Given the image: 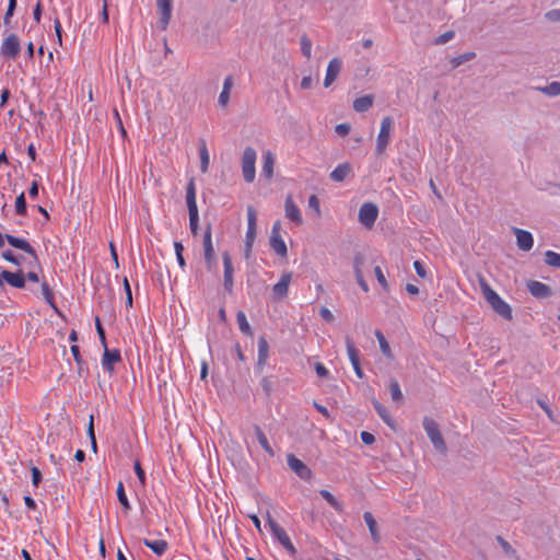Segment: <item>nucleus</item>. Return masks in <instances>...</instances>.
Segmentation results:
<instances>
[{
	"label": "nucleus",
	"mask_w": 560,
	"mask_h": 560,
	"mask_svg": "<svg viewBox=\"0 0 560 560\" xmlns=\"http://www.w3.org/2000/svg\"><path fill=\"white\" fill-rule=\"evenodd\" d=\"M479 285L483 298L490 304L492 310L502 318L512 320L513 314L511 306L499 296V294L489 285L485 278H479Z\"/></svg>",
	"instance_id": "1"
},
{
	"label": "nucleus",
	"mask_w": 560,
	"mask_h": 560,
	"mask_svg": "<svg viewBox=\"0 0 560 560\" xmlns=\"http://www.w3.org/2000/svg\"><path fill=\"white\" fill-rule=\"evenodd\" d=\"M423 429L432 442L434 448L441 454H445L447 452V447L438 422L432 418L424 417Z\"/></svg>",
	"instance_id": "2"
},
{
	"label": "nucleus",
	"mask_w": 560,
	"mask_h": 560,
	"mask_svg": "<svg viewBox=\"0 0 560 560\" xmlns=\"http://www.w3.org/2000/svg\"><path fill=\"white\" fill-rule=\"evenodd\" d=\"M186 202H187V208H188V213H189L190 231L194 235H196L198 232L199 217H198V208H197V202H196V187H195V182L192 178L189 180L187 188H186Z\"/></svg>",
	"instance_id": "3"
},
{
	"label": "nucleus",
	"mask_w": 560,
	"mask_h": 560,
	"mask_svg": "<svg viewBox=\"0 0 560 560\" xmlns=\"http://www.w3.org/2000/svg\"><path fill=\"white\" fill-rule=\"evenodd\" d=\"M266 517L273 537L291 556H295L298 552L296 548L292 544L287 532L272 518L269 512H267Z\"/></svg>",
	"instance_id": "4"
},
{
	"label": "nucleus",
	"mask_w": 560,
	"mask_h": 560,
	"mask_svg": "<svg viewBox=\"0 0 560 560\" xmlns=\"http://www.w3.org/2000/svg\"><path fill=\"white\" fill-rule=\"evenodd\" d=\"M255 162L256 151L250 147L245 148L242 156V173L247 183H252L255 179Z\"/></svg>",
	"instance_id": "5"
},
{
	"label": "nucleus",
	"mask_w": 560,
	"mask_h": 560,
	"mask_svg": "<svg viewBox=\"0 0 560 560\" xmlns=\"http://www.w3.org/2000/svg\"><path fill=\"white\" fill-rule=\"evenodd\" d=\"M393 129V119L389 116H386L382 119L380 132L376 140V153L383 154L386 150L389 139L390 132Z\"/></svg>",
	"instance_id": "6"
},
{
	"label": "nucleus",
	"mask_w": 560,
	"mask_h": 560,
	"mask_svg": "<svg viewBox=\"0 0 560 560\" xmlns=\"http://www.w3.org/2000/svg\"><path fill=\"white\" fill-rule=\"evenodd\" d=\"M159 18V28L165 31L172 19L173 0H155Z\"/></svg>",
	"instance_id": "7"
},
{
	"label": "nucleus",
	"mask_w": 560,
	"mask_h": 560,
	"mask_svg": "<svg viewBox=\"0 0 560 560\" xmlns=\"http://www.w3.org/2000/svg\"><path fill=\"white\" fill-rule=\"evenodd\" d=\"M378 215V208L372 202H365L360 207L359 221L365 228L371 229Z\"/></svg>",
	"instance_id": "8"
},
{
	"label": "nucleus",
	"mask_w": 560,
	"mask_h": 560,
	"mask_svg": "<svg viewBox=\"0 0 560 560\" xmlns=\"http://www.w3.org/2000/svg\"><path fill=\"white\" fill-rule=\"evenodd\" d=\"M203 254L207 269L211 271L215 266V252L212 244L211 226L208 225L203 234Z\"/></svg>",
	"instance_id": "9"
},
{
	"label": "nucleus",
	"mask_w": 560,
	"mask_h": 560,
	"mask_svg": "<svg viewBox=\"0 0 560 560\" xmlns=\"http://www.w3.org/2000/svg\"><path fill=\"white\" fill-rule=\"evenodd\" d=\"M222 260H223V268H224L223 285H224V289L229 293H232L233 285H234V280H233L234 268H233L232 258H231V255L229 254V252H224L222 254Z\"/></svg>",
	"instance_id": "10"
},
{
	"label": "nucleus",
	"mask_w": 560,
	"mask_h": 560,
	"mask_svg": "<svg viewBox=\"0 0 560 560\" xmlns=\"http://www.w3.org/2000/svg\"><path fill=\"white\" fill-rule=\"evenodd\" d=\"M287 463L291 470H293L301 479L310 480L312 478L311 469L293 454L287 456Z\"/></svg>",
	"instance_id": "11"
},
{
	"label": "nucleus",
	"mask_w": 560,
	"mask_h": 560,
	"mask_svg": "<svg viewBox=\"0 0 560 560\" xmlns=\"http://www.w3.org/2000/svg\"><path fill=\"white\" fill-rule=\"evenodd\" d=\"M365 265H366L365 256L360 253L357 254L354 256V260H353L354 275H355V278H357V281H358V284L360 285V288L364 292H368L369 285L364 279Z\"/></svg>",
	"instance_id": "12"
},
{
	"label": "nucleus",
	"mask_w": 560,
	"mask_h": 560,
	"mask_svg": "<svg viewBox=\"0 0 560 560\" xmlns=\"http://www.w3.org/2000/svg\"><path fill=\"white\" fill-rule=\"evenodd\" d=\"M20 52V42L19 38L11 34L4 38L1 44V54L10 59H15Z\"/></svg>",
	"instance_id": "13"
},
{
	"label": "nucleus",
	"mask_w": 560,
	"mask_h": 560,
	"mask_svg": "<svg viewBox=\"0 0 560 560\" xmlns=\"http://www.w3.org/2000/svg\"><path fill=\"white\" fill-rule=\"evenodd\" d=\"M284 211L285 217L296 225H301L303 223L301 211L299 207L295 205L293 197L291 195H288L285 198Z\"/></svg>",
	"instance_id": "14"
},
{
	"label": "nucleus",
	"mask_w": 560,
	"mask_h": 560,
	"mask_svg": "<svg viewBox=\"0 0 560 560\" xmlns=\"http://www.w3.org/2000/svg\"><path fill=\"white\" fill-rule=\"evenodd\" d=\"M341 68H342V61L340 58L335 57L329 61L327 71H326V77L324 80L325 88L330 86L335 82V80L337 79V77L339 75V73L341 71Z\"/></svg>",
	"instance_id": "15"
},
{
	"label": "nucleus",
	"mask_w": 560,
	"mask_h": 560,
	"mask_svg": "<svg viewBox=\"0 0 560 560\" xmlns=\"http://www.w3.org/2000/svg\"><path fill=\"white\" fill-rule=\"evenodd\" d=\"M291 278V272H284L280 280L272 287V293L276 300H282L287 296Z\"/></svg>",
	"instance_id": "16"
},
{
	"label": "nucleus",
	"mask_w": 560,
	"mask_h": 560,
	"mask_svg": "<svg viewBox=\"0 0 560 560\" xmlns=\"http://www.w3.org/2000/svg\"><path fill=\"white\" fill-rule=\"evenodd\" d=\"M120 360H121V355H120L119 350H117V349L109 350L107 348V346L104 347V354H103V359H102V365H103L104 370L112 373L114 371L113 365L115 363L120 362Z\"/></svg>",
	"instance_id": "17"
},
{
	"label": "nucleus",
	"mask_w": 560,
	"mask_h": 560,
	"mask_svg": "<svg viewBox=\"0 0 560 560\" xmlns=\"http://www.w3.org/2000/svg\"><path fill=\"white\" fill-rule=\"evenodd\" d=\"M514 234L516 236V243L520 249L528 252L532 249L534 245L533 235L522 229H514Z\"/></svg>",
	"instance_id": "18"
},
{
	"label": "nucleus",
	"mask_w": 560,
	"mask_h": 560,
	"mask_svg": "<svg viewBox=\"0 0 560 560\" xmlns=\"http://www.w3.org/2000/svg\"><path fill=\"white\" fill-rule=\"evenodd\" d=\"M527 289L530 292V294L534 295L535 298L544 299L551 295V289L540 281H529L527 283Z\"/></svg>",
	"instance_id": "19"
},
{
	"label": "nucleus",
	"mask_w": 560,
	"mask_h": 560,
	"mask_svg": "<svg viewBox=\"0 0 560 560\" xmlns=\"http://www.w3.org/2000/svg\"><path fill=\"white\" fill-rule=\"evenodd\" d=\"M2 276L4 278V281L13 288L21 289L25 285V279L21 271L11 272V271L3 270Z\"/></svg>",
	"instance_id": "20"
},
{
	"label": "nucleus",
	"mask_w": 560,
	"mask_h": 560,
	"mask_svg": "<svg viewBox=\"0 0 560 560\" xmlns=\"http://www.w3.org/2000/svg\"><path fill=\"white\" fill-rule=\"evenodd\" d=\"M269 355V345L264 336L258 339V360L257 366L258 369H262L267 362Z\"/></svg>",
	"instance_id": "21"
},
{
	"label": "nucleus",
	"mask_w": 560,
	"mask_h": 560,
	"mask_svg": "<svg viewBox=\"0 0 560 560\" xmlns=\"http://www.w3.org/2000/svg\"><path fill=\"white\" fill-rule=\"evenodd\" d=\"M363 518L369 527V532L371 534V538L375 544H378L381 540V535L378 532L377 523L371 512H365L363 514Z\"/></svg>",
	"instance_id": "22"
},
{
	"label": "nucleus",
	"mask_w": 560,
	"mask_h": 560,
	"mask_svg": "<svg viewBox=\"0 0 560 560\" xmlns=\"http://www.w3.org/2000/svg\"><path fill=\"white\" fill-rule=\"evenodd\" d=\"M275 155L267 151L264 153V163L261 167V174L267 178L271 179L273 176V167H275Z\"/></svg>",
	"instance_id": "23"
},
{
	"label": "nucleus",
	"mask_w": 560,
	"mask_h": 560,
	"mask_svg": "<svg viewBox=\"0 0 560 560\" xmlns=\"http://www.w3.org/2000/svg\"><path fill=\"white\" fill-rule=\"evenodd\" d=\"M351 173V165L349 163L339 164L331 173L330 179L340 183Z\"/></svg>",
	"instance_id": "24"
},
{
	"label": "nucleus",
	"mask_w": 560,
	"mask_h": 560,
	"mask_svg": "<svg viewBox=\"0 0 560 560\" xmlns=\"http://www.w3.org/2000/svg\"><path fill=\"white\" fill-rule=\"evenodd\" d=\"M5 240L8 241V243L11 246H13L15 248L22 249L25 253H28L31 255H34V253H35L32 245L28 242H26L25 240H22V238H19L13 235H9V234L5 235Z\"/></svg>",
	"instance_id": "25"
},
{
	"label": "nucleus",
	"mask_w": 560,
	"mask_h": 560,
	"mask_svg": "<svg viewBox=\"0 0 560 560\" xmlns=\"http://www.w3.org/2000/svg\"><path fill=\"white\" fill-rule=\"evenodd\" d=\"M374 96L373 95H364L358 97L353 102V109L358 113H363L370 109L373 105Z\"/></svg>",
	"instance_id": "26"
},
{
	"label": "nucleus",
	"mask_w": 560,
	"mask_h": 560,
	"mask_svg": "<svg viewBox=\"0 0 560 560\" xmlns=\"http://www.w3.org/2000/svg\"><path fill=\"white\" fill-rule=\"evenodd\" d=\"M270 246L275 250V253L281 257H287L288 249L281 235H271L270 236Z\"/></svg>",
	"instance_id": "27"
},
{
	"label": "nucleus",
	"mask_w": 560,
	"mask_h": 560,
	"mask_svg": "<svg viewBox=\"0 0 560 560\" xmlns=\"http://www.w3.org/2000/svg\"><path fill=\"white\" fill-rule=\"evenodd\" d=\"M377 415L381 417V419L392 429H395V421L389 415L388 410L377 400L372 401Z\"/></svg>",
	"instance_id": "28"
},
{
	"label": "nucleus",
	"mask_w": 560,
	"mask_h": 560,
	"mask_svg": "<svg viewBox=\"0 0 560 560\" xmlns=\"http://www.w3.org/2000/svg\"><path fill=\"white\" fill-rule=\"evenodd\" d=\"M143 544L145 547L150 548L158 556H162L168 547V544L166 540L143 539Z\"/></svg>",
	"instance_id": "29"
},
{
	"label": "nucleus",
	"mask_w": 560,
	"mask_h": 560,
	"mask_svg": "<svg viewBox=\"0 0 560 560\" xmlns=\"http://www.w3.org/2000/svg\"><path fill=\"white\" fill-rule=\"evenodd\" d=\"M254 432L256 434V438L260 444V446L271 456H273V450L271 447V445L269 444L268 442V439L267 436L265 435V433L262 432V430L260 429L259 425L255 424L254 425Z\"/></svg>",
	"instance_id": "30"
},
{
	"label": "nucleus",
	"mask_w": 560,
	"mask_h": 560,
	"mask_svg": "<svg viewBox=\"0 0 560 560\" xmlns=\"http://www.w3.org/2000/svg\"><path fill=\"white\" fill-rule=\"evenodd\" d=\"M199 156H200V171L202 173H206L209 167V152L206 145V141L203 139L200 140V148H199Z\"/></svg>",
	"instance_id": "31"
},
{
	"label": "nucleus",
	"mask_w": 560,
	"mask_h": 560,
	"mask_svg": "<svg viewBox=\"0 0 560 560\" xmlns=\"http://www.w3.org/2000/svg\"><path fill=\"white\" fill-rule=\"evenodd\" d=\"M236 320H237L240 330L244 335L252 337L253 336V330H252L250 325H249V323H248V320L246 318V315H245V313L243 311H238L237 312Z\"/></svg>",
	"instance_id": "32"
},
{
	"label": "nucleus",
	"mask_w": 560,
	"mask_h": 560,
	"mask_svg": "<svg viewBox=\"0 0 560 560\" xmlns=\"http://www.w3.org/2000/svg\"><path fill=\"white\" fill-rule=\"evenodd\" d=\"M375 337L377 338L378 340V343H380V348H381V351L382 353L388 358V359H393V353H392V350H390V347H389V343L387 342L386 338L384 337V335L382 334L381 330H376L375 331Z\"/></svg>",
	"instance_id": "33"
},
{
	"label": "nucleus",
	"mask_w": 560,
	"mask_h": 560,
	"mask_svg": "<svg viewBox=\"0 0 560 560\" xmlns=\"http://www.w3.org/2000/svg\"><path fill=\"white\" fill-rule=\"evenodd\" d=\"M319 494L328 502V504L335 509L337 512L341 513L343 511L342 504L328 491L320 490Z\"/></svg>",
	"instance_id": "34"
},
{
	"label": "nucleus",
	"mask_w": 560,
	"mask_h": 560,
	"mask_svg": "<svg viewBox=\"0 0 560 560\" xmlns=\"http://www.w3.org/2000/svg\"><path fill=\"white\" fill-rule=\"evenodd\" d=\"M389 392H390L392 399L394 401H396V402H401L402 401L404 395L401 393L399 383H398V381L396 378H392L389 381Z\"/></svg>",
	"instance_id": "35"
},
{
	"label": "nucleus",
	"mask_w": 560,
	"mask_h": 560,
	"mask_svg": "<svg viewBox=\"0 0 560 560\" xmlns=\"http://www.w3.org/2000/svg\"><path fill=\"white\" fill-rule=\"evenodd\" d=\"M538 91L548 96L560 95V81H553L546 86L537 88Z\"/></svg>",
	"instance_id": "36"
},
{
	"label": "nucleus",
	"mask_w": 560,
	"mask_h": 560,
	"mask_svg": "<svg viewBox=\"0 0 560 560\" xmlns=\"http://www.w3.org/2000/svg\"><path fill=\"white\" fill-rule=\"evenodd\" d=\"M42 293H43L45 301L55 310L56 313L59 314V310L55 303L54 293L46 282H43V284H42Z\"/></svg>",
	"instance_id": "37"
},
{
	"label": "nucleus",
	"mask_w": 560,
	"mask_h": 560,
	"mask_svg": "<svg viewBox=\"0 0 560 560\" xmlns=\"http://www.w3.org/2000/svg\"><path fill=\"white\" fill-rule=\"evenodd\" d=\"M476 57V54L474 51H467L462 55H458L454 58H452L451 63L453 68H457L464 62L470 61Z\"/></svg>",
	"instance_id": "38"
},
{
	"label": "nucleus",
	"mask_w": 560,
	"mask_h": 560,
	"mask_svg": "<svg viewBox=\"0 0 560 560\" xmlns=\"http://www.w3.org/2000/svg\"><path fill=\"white\" fill-rule=\"evenodd\" d=\"M545 262L548 266L560 268V254L552 250H547L545 254Z\"/></svg>",
	"instance_id": "39"
},
{
	"label": "nucleus",
	"mask_w": 560,
	"mask_h": 560,
	"mask_svg": "<svg viewBox=\"0 0 560 560\" xmlns=\"http://www.w3.org/2000/svg\"><path fill=\"white\" fill-rule=\"evenodd\" d=\"M117 498H118L119 503L122 505V508L126 511H129L130 510V504H129V501H128L127 495L125 493L124 483L121 481H119L118 486H117Z\"/></svg>",
	"instance_id": "40"
},
{
	"label": "nucleus",
	"mask_w": 560,
	"mask_h": 560,
	"mask_svg": "<svg viewBox=\"0 0 560 560\" xmlns=\"http://www.w3.org/2000/svg\"><path fill=\"white\" fill-rule=\"evenodd\" d=\"M301 50L307 59L312 57V42L306 34L301 36Z\"/></svg>",
	"instance_id": "41"
},
{
	"label": "nucleus",
	"mask_w": 560,
	"mask_h": 560,
	"mask_svg": "<svg viewBox=\"0 0 560 560\" xmlns=\"http://www.w3.org/2000/svg\"><path fill=\"white\" fill-rule=\"evenodd\" d=\"M346 346L350 361H355L360 358L359 350L355 348L354 342L350 337H346Z\"/></svg>",
	"instance_id": "42"
},
{
	"label": "nucleus",
	"mask_w": 560,
	"mask_h": 560,
	"mask_svg": "<svg viewBox=\"0 0 560 560\" xmlns=\"http://www.w3.org/2000/svg\"><path fill=\"white\" fill-rule=\"evenodd\" d=\"M498 542L500 544L502 550L508 555L515 559H517L516 550L511 546L509 541H506L503 537H497Z\"/></svg>",
	"instance_id": "43"
},
{
	"label": "nucleus",
	"mask_w": 560,
	"mask_h": 560,
	"mask_svg": "<svg viewBox=\"0 0 560 560\" xmlns=\"http://www.w3.org/2000/svg\"><path fill=\"white\" fill-rule=\"evenodd\" d=\"M71 352H72V355L74 358V361L77 362L78 364V373L79 375H82V372H83V359L80 354V348L77 346V345H73L71 347Z\"/></svg>",
	"instance_id": "44"
},
{
	"label": "nucleus",
	"mask_w": 560,
	"mask_h": 560,
	"mask_svg": "<svg viewBox=\"0 0 560 560\" xmlns=\"http://www.w3.org/2000/svg\"><path fill=\"white\" fill-rule=\"evenodd\" d=\"M15 211L18 214L23 215L26 212V201L24 192H21L15 200Z\"/></svg>",
	"instance_id": "45"
},
{
	"label": "nucleus",
	"mask_w": 560,
	"mask_h": 560,
	"mask_svg": "<svg viewBox=\"0 0 560 560\" xmlns=\"http://www.w3.org/2000/svg\"><path fill=\"white\" fill-rule=\"evenodd\" d=\"M256 237V229L247 228L246 232V257L248 256Z\"/></svg>",
	"instance_id": "46"
},
{
	"label": "nucleus",
	"mask_w": 560,
	"mask_h": 560,
	"mask_svg": "<svg viewBox=\"0 0 560 560\" xmlns=\"http://www.w3.org/2000/svg\"><path fill=\"white\" fill-rule=\"evenodd\" d=\"M455 36V32L454 31H447L443 34H441L439 37H436L434 39V44L435 45H443L447 42H450L451 39H453Z\"/></svg>",
	"instance_id": "47"
},
{
	"label": "nucleus",
	"mask_w": 560,
	"mask_h": 560,
	"mask_svg": "<svg viewBox=\"0 0 560 560\" xmlns=\"http://www.w3.org/2000/svg\"><path fill=\"white\" fill-rule=\"evenodd\" d=\"M247 223H248V228L256 229L257 214H256L255 209L252 206H249L247 208Z\"/></svg>",
	"instance_id": "48"
},
{
	"label": "nucleus",
	"mask_w": 560,
	"mask_h": 560,
	"mask_svg": "<svg viewBox=\"0 0 560 560\" xmlns=\"http://www.w3.org/2000/svg\"><path fill=\"white\" fill-rule=\"evenodd\" d=\"M308 207L316 212V217H320V205L319 199L316 195H311L308 198Z\"/></svg>",
	"instance_id": "49"
},
{
	"label": "nucleus",
	"mask_w": 560,
	"mask_h": 560,
	"mask_svg": "<svg viewBox=\"0 0 560 560\" xmlns=\"http://www.w3.org/2000/svg\"><path fill=\"white\" fill-rule=\"evenodd\" d=\"M374 272H375V276H376V279H377L378 283H380V284H381L385 290H387V289H388V283H387V281H386V278H385V276H384V273H383V271H382L381 267H380V266H376V267L374 268Z\"/></svg>",
	"instance_id": "50"
},
{
	"label": "nucleus",
	"mask_w": 560,
	"mask_h": 560,
	"mask_svg": "<svg viewBox=\"0 0 560 560\" xmlns=\"http://www.w3.org/2000/svg\"><path fill=\"white\" fill-rule=\"evenodd\" d=\"M94 418L93 416L90 417V422H89V427H88V434L91 439V442H92V447L93 450L95 451L96 450V440H95V433H94Z\"/></svg>",
	"instance_id": "51"
},
{
	"label": "nucleus",
	"mask_w": 560,
	"mask_h": 560,
	"mask_svg": "<svg viewBox=\"0 0 560 560\" xmlns=\"http://www.w3.org/2000/svg\"><path fill=\"white\" fill-rule=\"evenodd\" d=\"M124 289H125V292H126V303H127V306H132V293H131V288H130V284H129V281L128 279L125 277L124 279Z\"/></svg>",
	"instance_id": "52"
},
{
	"label": "nucleus",
	"mask_w": 560,
	"mask_h": 560,
	"mask_svg": "<svg viewBox=\"0 0 560 560\" xmlns=\"http://www.w3.org/2000/svg\"><path fill=\"white\" fill-rule=\"evenodd\" d=\"M15 5H16V0H9L7 13L3 19V22L5 25H8L10 23V18L12 16V14L14 12Z\"/></svg>",
	"instance_id": "53"
},
{
	"label": "nucleus",
	"mask_w": 560,
	"mask_h": 560,
	"mask_svg": "<svg viewBox=\"0 0 560 560\" xmlns=\"http://www.w3.org/2000/svg\"><path fill=\"white\" fill-rule=\"evenodd\" d=\"M96 330H97V334H98V337H100V340H101L103 347H106L107 343H106L105 331H104V328L101 325V322H100L98 317H96Z\"/></svg>",
	"instance_id": "54"
},
{
	"label": "nucleus",
	"mask_w": 560,
	"mask_h": 560,
	"mask_svg": "<svg viewBox=\"0 0 560 560\" xmlns=\"http://www.w3.org/2000/svg\"><path fill=\"white\" fill-rule=\"evenodd\" d=\"M350 129H351L350 125H349V124H346V122H345V124H339V125H337V126H336V128H335L336 132H337L339 136H341V137L347 136V135L350 132Z\"/></svg>",
	"instance_id": "55"
},
{
	"label": "nucleus",
	"mask_w": 560,
	"mask_h": 560,
	"mask_svg": "<svg viewBox=\"0 0 560 560\" xmlns=\"http://www.w3.org/2000/svg\"><path fill=\"white\" fill-rule=\"evenodd\" d=\"M319 314H320L322 318L328 323H332L335 320V316L332 315V313L325 306H323L319 310Z\"/></svg>",
	"instance_id": "56"
},
{
	"label": "nucleus",
	"mask_w": 560,
	"mask_h": 560,
	"mask_svg": "<svg viewBox=\"0 0 560 560\" xmlns=\"http://www.w3.org/2000/svg\"><path fill=\"white\" fill-rule=\"evenodd\" d=\"M135 471L139 478L140 483L144 485L145 483L144 470L142 469V467L138 460L135 463Z\"/></svg>",
	"instance_id": "57"
},
{
	"label": "nucleus",
	"mask_w": 560,
	"mask_h": 560,
	"mask_svg": "<svg viewBox=\"0 0 560 560\" xmlns=\"http://www.w3.org/2000/svg\"><path fill=\"white\" fill-rule=\"evenodd\" d=\"M261 387L267 396H269L272 392V382L269 377H264L261 380Z\"/></svg>",
	"instance_id": "58"
},
{
	"label": "nucleus",
	"mask_w": 560,
	"mask_h": 560,
	"mask_svg": "<svg viewBox=\"0 0 560 560\" xmlns=\"http://www.w3.org/2000/svg\"><path fill=\"white\" fill-rule=\"evenodd\" d=\"M361 440L364 444L366 445H371L375 442V438L372 433L370 432H366V431H362L361 432Z\"/></svg>",
	"instance_id": "59"
},
{
	"label": "nucleus",
	"mask_w": 560,
	"mask_h": 560,
	"mask_svg": "<svg viewBox=\"0 0 560 560\" xmlns=\"http://www.w3.org/2000/svg\"><path fill=\"white\" fill-rule=\"evenodd\" d=\"M315 371L319 377H327L329 375L328 370L320 362L315 364Z\"/></svg>",
	"instance_id": "60"
},
{
	"label": "nucleus",
	"mask_w": 560,
	"mask_h": 560,
	"mask_svg": "<svg viewBox=\"0 0 560 560\" xmlns=\"http://www.w3.org/2000/svg\"><path fill=\"white\" fill-rule=\"evenodd\" d=\"M413 267H415V270L417 272V275L420 277V278H425L427 277V271L423 267V265L421 264V261L419 260H416L413 262Z\"/></svg>",
	"instance_id": "61"
},
{
	"label": "nucleus",
	"mask_w": 560,
	"mask_h": 560,
	"mask_svg": "<svg viewBox=\"0 0 560 560\" xmlns=\"http://www.w3.org/2000/svg\"><path fill=\"white\" fill-rule=\"evenodd\" d=\"M230 101V92L221 91L219 95V104L222 107H226Z\"/></svg>",
	"instance_id": "62"
},
{
	"label": "nucleus",
	"mask_w": 560,
	"mask_h": 560,
	"mask_svg": "<svg viewBox=\"0 0 560 560\" xmlns=\"http://www.w3.org/2000/svg\"><path fill=\"white\" fill-rule=\"evenodd\" d=\"M2 257L10 262H13L15 265H19L18 258L14 256V254L11 250H5L2 253Z\"/></svg>",
	"instance_id": "63"
},
{
	"label": "nucleus",
	"mask_w": 560,
	"mask_h": 560,
	"mask_svg": "<svg viewBox=\"0 0 560 560\" xmlns=\"http://www.w3.org/2000/svg\"><path fill=\"white\" fill-rule=\"evenodd\" d=\"M313 86V79L311 75H306L301 81V88L303 90H308Z\"/></svg>",
	"instance_id": "64"
}]
</instances>
